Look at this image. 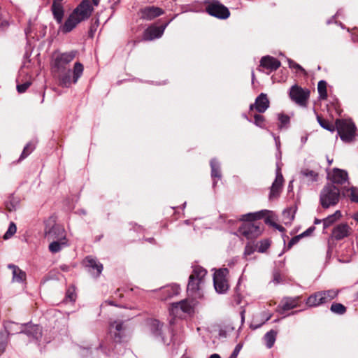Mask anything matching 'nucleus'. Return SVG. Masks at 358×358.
<instances>
[{"label": "nucleus", "mask_w": 358, "mask_h": 358, "mask_svg": "<svg viewBox=\"0 0 358 358\" xmlns=\"http://www.w3.org/2000/svg\"><path fill=\"white\" fill-rule=\"evenodd\" d=\"M148 326H149V328H150V330L152 334L153 335V336L155 338L159 339L163 343L169 344V343L166 342V341L165 340L164 337L162 335V333H163L162 328L164 327L163 323H161L157 320L151 319L148 322Z\"/></svg>", "instance_id": "17"}, {"label": "nucleus", "mask_w": 358, "mask_h": 358, "mask_svg": "<svg viewBox=\"0 0 358 358\" xmlns=\"http://www.w3.org/2000/svg\"><path fill=\"white\" fill-rule=\"evenodd\" d=\"M83 72V66L80 62H76L73 71V78H71V71L70 69L63 71H52L57 78L59 84L63 87H70L72 83H76Z\"/></svg>", "instance_id": "4"}, {"label": "nucleus", "mask_w": 358, "mask_h": 358, "mask_svg": "<svg viewBox=\"0 0 358 358\" xmlns=\"http://www.w3.org/2000/svg\"><path fill=\"white\" fill-rule=\"evenodd\" d=\"M30 85H31V83L29 82H26L24 83L17 85V90L19 93H23L29 88Z\"/></svg>", "instance_id": "49"}, {"label": "nucleus", "mask_w": 358, "mask_h": 358, "mask_svg": "<svg viewBox=\"0 0 358 358\" xmlns=\"http://www.w3.org/2000/svg\"><path fill=\"white\" fill-rule=\"evenodd\" d=\"M8 341V333L6 331L0 332V353L4 352Z\"/></svg>", "instance_id": "36"}, {"label": "nucleus", "mask_w": 358, "mask_h": 358, "mask_svg": "<svg viewBox=\"0 0 358 358\" xmlns=\"http://www.w3.org/2000/svg\"><path fill=\"white\" fill-rule=\"evenodd\" d=\"M322 222V220H321L315 219V221H314V223L315 224H320Z\"/></svg>", "instance_id": "63"}, {"label": "nucleus", "mask_w": 358, "mask_h": 358, "mask_svg": "<svg viewBox=\"0 0 358 358\" xmlns=\"http://www.w3.org/2000/svg\"><path fill=\"white\" fill-rule=\"evenodd\" d=\"M274 140L277 148V152L275 153V158L277 162L275 178L270 187V199L273 197H278L280 196L284 183V178L281 172L282 163L281 162L282 152L280 150V143L279 137L274 136Z\"/></svg>", "instance_id": "3"}, {"label": "nucleus", "mask_w": 358, "mask_h": 358, "mask_svg": "<svg viewBox=\"0 0 358 358\" xmlns=\"http://www.w3.org/2000/svg\"><path fill=\"white\" fill-rule=\"evenodd\" d=\"M86 266L96 270V276L99 275L103 270V265L98 262L96 259L90 257H87L85 259Z\"/></svg>", "instance_id": "27"}, {"label": "nucleus", "mask_w": 358, "mask_h": 358, "mask_svg": "<svg viewBox=\"0 0 358 358\" xmlns=\"http://www.w3.org/2000/svg\"><path fill=\"white\" fill-rule=\"evenodd\" d=\"M76 299V294L74 287H69L66 294V300L70 302H74Z\"/></svg>", "instance_id": "42"}, {"label": "nucleus", "mask_w": 358, "mask_h": 358, "mask_svg": "<svg viewBox=\"0 0 358 358\" xmlns=\"http://www.w3.org/2000/svg\"><path fill=\"white\" fill-rule=\"evenodd\" d=\"M355 220L358 222V212L355 215Z\"/></svg>", "instance_id": "64"}, {"label": "nucleus", "mask_w": 358, "mask_h": 358, "mask_svg": "<svg viewBox=\"0 0 358 358\" xmlns=\"http://www.w3.org/2000/svg\"><path fill=\"white\" fill-rule=\"evenodd\" d=\"M293 182L294 180H291L289 182V185H288V187H287V191L288 192H291L293 191Z\"/></svg>", "instance_id": "56"}, {"label": "nucleus", "mask_w": 358, "mask_h": 358, "mask_svg": "<svg viewBox=\"0 0 358 358\" xmlns=\"http://www.w3.org/2000/svg\"><path fill=\"white\" fill-rule=\"evenodd\" d=\"M62 1L59 0H54L51 10L52 12V15L54 17V19L56 20V22L58 24H62L64 15V7L61 3Z\"/></svg>", "instance_id": "22"}, {"label": "nucleus", "mask_w": 358, "mask_h": 358, "mask_svg": "<svg viewBox=\"0 0 358 358\" xmlns=\"http://www.w3.org/2000/svg\"><path fill=\"white\" fill-rule=\"evenodd\" d=\"M317 91L321 99H326L327 97V82L325 80H320L317 83Z\"/></svg>", "instance_id": "33"}, {"label": "nucleus", "mask_w": 358, "mask_h": 358, "mask_svg": "<svg viewBox=\"0 0 358 358\" xmlns=\"http://www.w3.org/2000/svg\"><path fill=\"white\" fill-rule=\"evenodd\" d=\"M210 165L211 168V177L213 180V186L214 187L217 184L215 178L220 180L222 178L220 164L216 159H212L210 162Z\"/></svg>", "instance_id": "24"}, {"label": "nucleus", "mask_w": 358, "mask_h": 358, "mask_svg": "<svg viewBox=\"0 0 358 358\" xmlns=\"http://www.w3.org/2000/svg\"><path fill=\"white\" fill-rule=\"evenodd\" d=\"M352 40L355 43H358V36H357L355 34H353L352 36Z\"/></svg>", "instance_id": "59"}, {"label": "nucleus", "mask_w": 358, "mask_h": 358, "mask_svg": "<svg viewBox=\"0 0 358 358\" xmlns=\"http://www.w3.org/2000/svg\"><path fill=\"white\" fill-rule=\"evenodd\" d=\"M277 332L274 330H270V348L273 345L276 339Z\"/></svg>", "instance_id": "52"}, {"label": "nucleus", "mask_w": 358, "mask_h": 358, "mask_svg": "<svg viewBox=\"0 0 358 358\" xmlns=\"http://www.w3.org/2000/svg\"><path fill=\"white\" fill-rule=\"evenodd\" d=\"M286 59L288 62V65L290 69H294L297 71L301 72L303 74H306L305 69L300 64H297L296 62H295L294 61L289 58H286Z\"/></svg>", "instance_id": "41"}, {"label": "nucleus", "mask_w": 358, "mask_h": 358, "mask_svg": "<svg viewBox=\"0 0 358 358\" xmlns=\"http://www.w3.org/2000/svg\"><path fill=\"white\" fill-rule=\"evenodd\" d=\"M93 11L90 0H83L81 3L73 10L72 13L78 19L84 21L88 19Z\"/></svg>", "instance_id": "14"}, {"label": "nucleus", "mask_w": 358, "mask_h": 358, "mask_svg": "<svg viewBox=\"0 0 358 358\" xmlns=\"http://www.w3.org/2000/svg\"><path fill=\"white\" fill-rule=\"evenodd\" d=\"M350 227L346 223L336 225L332 231L331 236L336 241H340L350 235Z\"/></svg>", "instance_id": "19"}, {"label": "nucleus", "mask_w": 358, "mask_h": 358, "mask_svg": "<svg viewBox=\"0 0 358 358\" xmlns=\"http://www.w3.org/2000/svg\"><path fill=\"white\" fill-rule=\"evenodd\" d=\"M271 217H272V212L270 211V227H273L275 229H278L279 231L284 232L285 228L282 226L278 224L275 223L274 222L271 221Z\"/></svg>", "instance_id": "50"}, {"label": "nucleus", "mask_w": 358, "mask_h": 358, "mask_svg": "<svg viewBox=\"0 0 358 358\" xmlns=\"http://www.w3.org/2000/svg\"><path fill=\"white\" fill-rule=\"evenodd\" d=\"M16 230V225L13 222H11L9 225L7 231L3 235V238L6 240L10 238L12 236H13L15 234Z\"/></svg>", "instance_id": "43"}, {"label": "nucleus", "mask_w": 358, "mask_h": 358, "mask_svg": "<svg viewBox=\"0 0 358 358\" xmlns=\"http://www.w3.org/2000/svg\"><path fill=\"white\" fill-rule=\"evenodd\" d=\"M167 24L161 27L151 26L148 27L143 34V39L145 41H152L162 36Z\"/></svg>", "instance_id": "18"}, {"label": "nucleus", "mask_w": 358, "mask_h": 358, "mask_svg": "<svg viewBox=\"0 0 358 358\" xmlns=\"http://www.w3.org/2000/svg\"><path fill=\"white\" fill-rule=\"evenodd\" d=\"M206 274L207 271L204 268L197 265L193 266L187 287L188 295L193 299L203 297Z\"/></svg>", "instance_id": "2"}, {"label": "nucleus", "mask_w": 358, "mask_h": 358, "mask_svg": "<svg viewBox=\"0 0 358 358\" xmlns=\"http://www.w3.org/2000/svg\"><path fill=\"white\" fill-rule=\"evenodd\" d=\"M348 179V175L347 171L339 169L337 168H334L333 170L332 174V182L331 184H340L342 185L345 183Z\"/></svg>", "instance_id": "23"}, {"label": "nucleus", "mask_w": 358, "mask_h": 358, "mask_svg": "<svg viewBox=\"0 0 358 358\" xmlns=\"http://www.w3.org/2000/svg\"><path fill=\"white\" fill-rule=\"evenodd\" d=\"M77 54V51L71 50L70 52L59 53L55 56L52 64V71H63L68 69L67 65L73 60Z\"/></svg>", "instance_id": "10"}, {"label": "nucleus", "mask_w": 358, "mask_h": 358, "mask_svg": "<svg viewBox=\"0 0 358 358\" xmlns=\"http://www.w3.org/2000/svg\"><path fill=\"white\" fill-rule=\"evenodd\" d=\"M350 194L348 196L350 198L352 202L358 203V189L355 187H352L348 189Z\"/></svg>", "instance_id": "40"}, {"label": "nucleus", "mask_w": 358, "mask_h": 358, "mask_svg": "<svg viewBox=\"0 0 358 358\" xmlns=\"http://www.w3.org/2000/svg\"><path fill=\"white\" fill-rule=\"evenodd\" d=\"M268 107V100L266 94L262 93L259 95L255 100L254 104L250 106V113L251 116H253L255 121L254 123L259 127H264L266 121L264 117L259 114L264 113Z\"/></svg>", "instance_id": "6"}, {"label": "nucleus", "mask_w": 358, "mask_h": 358, "mask_svg": "<svg viewBox=\"0 0 358 358\" xmlns=\"http://www.w3.org/2000/svg\"><path fill=\"white\" fill-rule=\"evenodd\" d=\"M341 15V10H338L337 13L334 15L332 16L331 18L329 19L327 21V24H330L331 23L333 22L334 21V19L337 17V16H339Z\"/></svg>", "instance_id": "55"}, {"label": "nucleus", "mask_w": 358, "mask_h": 358, "mask_svg": "<svg viewBox=\"0 0 358 358\" xmlns=\"http://www.w3.org/2000/svg\"><path fill=\"white\" fill-rule=\"evenodd\" d=\"M341 191L338 187L331 183H327L322 189L320 194V203L323 208L335 206L340 200Z\"/></svg>", "instance_id": "5"}, {"label": "nucleus", "mask_w": 358, "mask_h": 358, "mask_svg": "<svg viewBox=\"0 0 358 358\" xmlns=\"http://www.w3.org/2000/svg\"><path fill=\"white\" fill-rule=\"evenodd\" d=\"M64 245H66L65 238L61 239L60 241H55L52 242L49 245V250L50 252L56 253L60 251L62 247Z\"/></svg>", "instance_id": "29"}, {"label": "nucleus", "mask_w": 358, "mask_h": 358, "mask_svg": "<svg viewBox=\"0 0 358 358\" xmlns=\"http://www.w3.org/2000/svg\"><path fill=\"white\" fill-rule=\"evenodd\" d=\"M242 347H243V345L241 344V343H238V345H236V346L235 347L234 350L239 353L241 350V348H242Z\"/></svg>", "instance_id": "58"}, {"label": "nucleus", "mask_w": 358, "mask_h": 358, "mask_svg": "<svg viewBox=\"0 0 358 358\" xmlns=\"http://www.w3.org/2000/svg\"><path fill=\"white\" fill-rule=\"evenodd\" d=\"M315 227H310L308 229H306L305 231L299 234L300 238L306 237L309 235H310L315 230Z\"/></svg>", "instance_id": "53"}, {"label": "nucleus", "mask_w": 358, "mask_h": 358, "mask_svg": "<svg viewBox=\"0 0 358 358\" xmlns=\"http://www.w3.org/2000/svg\"><path fill=\"white\" fill-rule=\"evenodd\" d=\"M280 62L273 57L270 56V72L276 70L280 66Z\"/></svg>", "instance_id": "45"}, {"label": "nucleus", "mask_w": 358, "mask_h": 358, "mask_svg": "<svg viewBox=\"0 0 358 358\" xmlns=\"http://www.w3.org/2000/svg\"><path fill=\"white\" fill-rule=\"evenodd\" d=\"M141 18L147 20H151L156 17L163 14V10L155 6H148L141 10Z\"/></svg>", "instance_id": "21"}, {"label": "nucleus", "mask_w": 358, "mask_h": 358, "mask_svg": "<svg viewBox=\"0 0 358 358\" xmlns=\"http://www.w3.org/2000/svg\"><path fill=\"white\" fill-rule=\"evenodd\" d=\"M180 287L178 285H172L167 286L163 289V293L167 294V297L170 298L175 295H178L180 292Z\"/></svg>", "instance_id": "30"}, {"label": "nucleus", "mask_w": 358, "mask_h": 358, "mask_svg": "<svg viewBox=\"0 0 358 358\" xmlns=\"http://www.w3.org/2000/svg\"><path fill=\"white\" fill-rule=\"evenodd\" d=\"M5 330L3 331H6L8 333V335L10 334H20V324H15L12 322H8L5 324Z\"/></svg>", "instance_id": "31"}, {"label": "nucleus", "mask_w": 358, "mask_h": 358, "mask_svg": "<svg viewBox=\"0 0 358 358\" xmlns=\"http://www.w3.org/2000/svg\"><path fill=\"white\" fill-rule=\"evenodd\" d=\"M93 35H94V30H93V27H91L90 30V36L91 37H93Z\"/></svg>", "instance_id": "62"}, {"label": "nucleus", "mask_w": 358, "mask_h": 358, "mask_svg": "<svg viewBox=\"0 0 358 358\" xmlns=\"http://www.w3.org/2000/svg\"><path fill=\"white\" fill-rule=\"evenodd\" d=\"M80 22L81 20L71 13L64 23L60 24L61 26L59 27V30L64 34L69 33Z\"/></svg>", "instance_id": "20"}, {"label": "nucleus", "mask_w": 358, "mask_h": 358, "mask_svg": "<svg viewBox=\"0 0 358 358\" xmlns=\"http://www.w3.org/2000/svg\"><path fill=\"white\" fill-rule=\"evenodd\" d=\"M20 334H26L29 338L38 341L42 336L41 327L36 324H20Z\"/></svg>", "instance_id": "15"}, {"label": "nucleus", "mask_w": 358, "mask_h": 358, "mask_svg": "<svg viewBox=\"0 0 358 358\" xmlns=\"http://www.w3.org/2000/svg\"><path fill=\"white\" fill-rule=\"evenodd\" d=\"M209 358H221V357L218 354H213Z\"/></svg>", "instance_id": "61"}, {"label": "nucleus", "mask_w": 358, "mask_h": 358, "mask_svg": "<svg viewBox=\"0 0 358 358\" xmlns=\"http://www.w3.org/2000/svg\"><path fill=\"white\" fill-rule=\"evenodd\" d=\"M229 273L227 268H220L213 275V284L215 291L219 294H224L229 289V283L227 275Z\"/></svg>", "instance_id": "11"}, {"label": "nucleus", "mask_w": 358, "mask_h": 358, "mask_svg": "<svg viewBox=\"0 0 358 358\" xmlns=\"http://www.w3.org/2000/svg\"><path fill=\"white\" fill-rule=\"evenodd\" d=\"M260 326H261V324L257 325V324H255L254 323H252L250 325L251 328H252L254 329L259 328Z\"/></svg>", "instance_id": "60"}, {"label": "nucleus", "mask_w": 358, "mask_h": 358, "mask_svg": "<svg viewBox=\"0 0 358 358\" xmlns=\"http://www.w3.org/2000/svg\"><path fill=\"white\" fill-rule=\"evenodd\" d=\"M309 95V90L303 89L297 85H293L289 90L290 99L301 106H306Z\"/></svg>", "instance_id": "12"}, {"label": "nucleus", "mask_w": 358, "mask_h": 358, "mask_svg": "<svg viewBox=\"0 0 358 358\" xmlns=\"http://www.w3.org/2000/svg\"><path fill=\"white\" fill-rule=\"evenodd\" d=\"M109 334L114 342L122 343L127 336V326L121 320L113 321L110 323Z\"/></svg>", "instance_id": "9"}, {"label": "nucleus", "mask_w": 358, "mask_h": 358, "mask_svg": "<svg viewBox=\"0 0 358 358\" xmlns=\"http://www.w3.org/2000/svg\"><path fill=\"white\" fill-rule=\"evenodd\" d=\"M256 249L259 252H265L268 249V239H264L256 244Z\"/></svg>", "instance_id": "39"}, {"label": "nucleus", "mask_w": 358, "mask_h": 358, "mask_svg": "<svg viewBox=\"0 0 358 358\" xmlns=\"http://www.w3.org/2000/svg\"><path fill=\"white\" fill-rule=\"evenodd\" d=\"M268 211L267 210L250 213L242 216L243 222L238 229L240 235L247 239H253L258 237L262 232V227L258 220L264 218L265 224H268Z\"/></svg>", "instance_id": "1"}, {"label": "nucleus", "mask_w": 358, "mask_h": 358, "mask_svg": "<svg viewBox=\"0 0 358 358\" xmlns=\"http://www.w3.org/2000/svg\"><path fill=\"white\" fill-rule=\"evenodd\" d=\"M273 282H275V284H279L280 283L282 280V278L280 276V275L278 273V272H274L273 273Z\"/></svg>", "instance_id": "54"}, {"label": "nucleus", "mask_w": 358, "mask_h": 358, "mask_svg": "<svg viewBox=\"0 0 358 358\" xmlns=\"http://www.w3.org/2000/svg\"><path fill=\"white\" fill-rule=\"evenodd\" d=\"M341 212L336 210L334 214L329 215L322 220L324 229H326L333 224L336 220L341 217Z\"/></svg>", "instance_id": "28"}, {"label": "nucleus", "mask_w": 358, "mask_h": 358, "mask_svg": "<svg viewBox=\"0 0 358 358\" xmlns=\"http://www.w3.org/2000/svg\"><path fill=\"white\" fill-rule=\"evenodd\" d=\"M278 120L279 122L278 127L280 129L287 128L289 124L290 118L287 115L278 113Z\"/></svg>", "instance_id": "32"}, {"label": "nucleus", "mask_w": 358, "mask_h": 358, "mask_svg": "<svg viewBox=\"0 0 358 358\" xmlns=\"http://www.w3.org/2000/svg\"><path fill=\"white\" fill-rule=\"evenodd\" d=\"M256 245H252L250 243H248L245 248L244 250V256H249L251 255L256 250Z\"/></svg>", "instance_id": "46"}, {"label": "nucleus", "mask_w": 358, "mask_h": 358, "mask_svg": "<svg viewBox=\"0 0 358 358\" xmlns=\"http://www.w3.org/2000/svg\"><path fill=\"white\" fill-rule=\"evenodd\" d=\"M336 126L343 141L350 142L354 139L357 128L353 122L350 120H337Z\"/></svg>", "instance_id": "8"}, {"label": "nucleus", "mask_w": 358, "mask_h": 358, "mask_svg": "<svg viewBox=\"0 0 358 358\" xmlns=\"http://www.w3.org/2000/svg\"><path fill=\"white\" fill-rule=\"evenodd\" d=\"M34 149V145L29 143L26 145V146L24 148V150L21 154L20 159H24L27 157Z\"/></svg>", "instance_id": "44"}, {"label": "nucleus", "mask_w": 358, "mask_h": 358, "mask_svg": "<svg viewBox=\"0 0 358 358\" xmlns=\"http://www.w3.org/2000/svg\"><path fill=\"white\" fill-rule=\"evenodd\" d=\"M194 306V303L190 302L188 299H185L180 302L173 303L170 311L172 315L180 316V311L184 313H191L193 310Z\"/></svg>", "instance_id": "16"}, {"label": "nucleus", "mask_w": 358, "mask_h": 358, "mask_svg": "<svg viewBox=\"0 0 358 358\" xmlns=\"http://www.w3.org/2000/svg\"><path fill=\"white\" fill-rule=\"evenodd\" d=\"M8 268L12 270L13 282H22L26 280V273L21 270L17 266L8 264Z\"/></svg>", "instance_id": "25"}, {"label": "nucleus", "mask_w": 358, "mask_h": 358, "mask_svg": "<svg viewBox=\"0 0 358 358\" xmlns=\"http://www.w3.org/2000/svg\"><path fill=\"white\" fill-rule=\"evenodd\" d=\"M301 173L303 176L309 178V180L310 181H312V182L317 181V180L318 174L315 171H314L313 170H309V169H303V170H302L301 171Z\"/></svg>", "instance_id": "38"}, {"label": "nucleus", "mask_w": 358, "mask_h": 358, "mask_svg": "<svg viewBox=\"0 0 358 358\" xmlns=\"http://www.w3.org/2000/svg\"><path fill=\"white\" fill-rule=\"evenodd\" d=\"M206 10L209 15L220 19H227L230 15L229 9L216 0L209 1Z\"/></svg>", "instance_id": "13"}, {"label": "nucleus", "mask_w": 358, "mask_h": 358, "mask_svg": "<svg viewBox=\"0 0 358 358\" xmlns=\"http://www.w3.org/2000/svg\"><path fill=\"white\" fill-rule=\"evenodd\" d=\"M299 301V296L285 298L282 301L281 307L284 310H289L297 307Z\"/></svg>", "instance_id": "26"}, {"label": "nucleus", "mask_w": 358, "mask_h": 358, "mask_svg": "<svg viewBox=\"0 0 358 358\" xmlns=\"http://www.w3.org/2000/svg\"><path fill=\"white\" fill-rule=\"evenodd\" d=\"M317 120L319 124L324 129L329 131H334L335 130V127L333 124L329 122L328 120L322 118L320 116H317Z\"/></svg>", "instance_id": "34"}, {"label": "nucleus", "mask_w": 358, "mask_h": 358, "mask_svg": "<svg viewBox=\"0 0 358 358\" xmlns=\"http://www.w3.org/2000/svg\"><path fill=\"white\" fill-rule=\"evenodd\" d=\"M301 239L299 235H297L294 237H293L288 243L287 245L286 246L287 248L289 250L294 245L297 243Z\"/></svg>", "instance_id": "51"}, {"label": "nucleus", "mask_w": 358, "mask_h": 358, "mask_svg": "<svg viewBox=\"0 0 358 358\" xmlns=\"http://www.w3.org/2000/svg\"><path fill=\"white\" fill-rule=\"evenodd\" d=\"M330 310L335 314L343 315L346 312V308L345 306L340 303H334L331 304Z\"/></svg>", "instance_id": "35"}, {"label": "nucleus", "mask_w": 358, "mask_h": 358, "mask_svg": "<svg viewBox=\"0 0 358 358\" xmlns=\"http://www.w3.org/2000/svg\"><path fill=\"white\" fill-rule=\"evenodd\" d=\"M338 294V290L335 289L316 292L310 294L306 301L307 306L317 307L327 303L335 299Z\"/></svg>", "instance_id": "7"}, {"label": "nucleus", "mask_w": 358, "mask_h": 358, "mask_svg": "<svg viewBox=\"0 0 358 358\" xmlns=\"http://www.w3.org/2000/svg\"><path fill=\"white\" fill-rule=\"evenodd\" d=\"M5 206H6V208L9 212L14 211L16 209L17 201H13V200H10V201L6 202Z\"/></svg>", "instance_id": "48"}, {"label": "nucleus", "mask_w": 358, "mask_h": 358, "mask_svg": "<svg viewBox=\"0 0 358 358\" xmlns=\"http://www.w3.org/2000/svg\"><path fill=\"white\" fill-rule=\"evenodd\" d=\"M262 68L268 69V55L264 56L262 58L260 61V65L257 69L261 71Z\"/></svg>", "instance_id": "47"}, {"label": "nucleus", "mask_w": 358, "mask_h": 358, "mask_svg": "<svg viewBox=\"0 0 358 358\" xmlns=\"http://www.w3.org/2000/svg\"><path fill=\"white\" fill-rule=\"evenodd\" d=\"M264 339L265 341V343H266V345L267 347H268V331H267L264 336Z\"/></svg>", "instance_id": "57"}, {"label": "nucleus", "mask_w": 358, "mask_h": 358, "mask_svg": "<svg viewBox=\"0 0 358 358\" xmlns=\"http://www.w3.org/2000/svg\"><path fill=\"white\" fill-rule=\"evenodd\" d=\"M63 229L57 225H54L51 229H50L48 231L45 230V236L48 238H55V235L58 233H62Z\"/></svg>", "instance_id": "37"}]
</instances>
